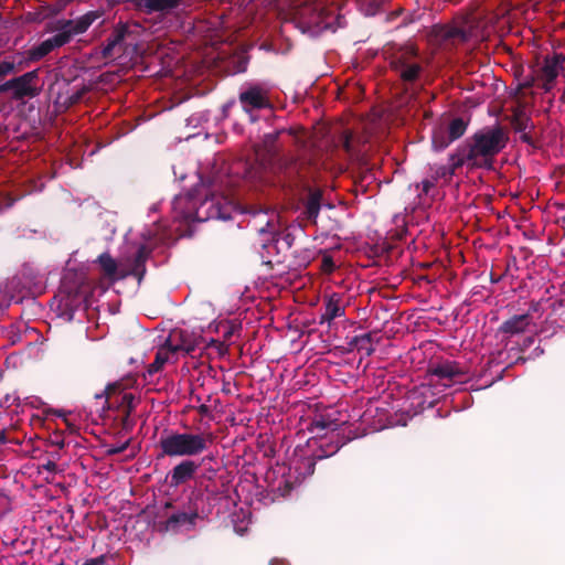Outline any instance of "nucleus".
Here are the masks:
<instances>
[{
	"label": "nucleus",
	"mask_w": 565,
	"mask_h": 565,
	"mask_svg": "<svg viewBox=\"0 0 565 565\" xmlns=\"http://www.w3.org/2000/svg\"><path fill=\"white\" fill-rule=\"evenodd\" d=\"M213 443L210 433H178L171 431L161 436L158 447L161 457H196L206 451Z\"/></svg>",
	"instance_id": "7ed1b4c3"
},
{
	"label": "nucleus",
	"mask_w": 565,
	"mask_h": 565,
	"mask_svg": "<svg viewBox=\"0 0 565 565\" xmlns=\"http://www.w3.org/2000/svg\"><path fill=\"white\" fill-rule=\"evenodd\" d=\"M174 505L171 501L162 507L163 521L156 523L157 531L160 533H179L180 531H193L195 522L199 519L198 505L189 503L188 509L177 510L168 514V510H173Z\"/></svg>",
	"instance_id": "423d86ee"
},
{
	"label": "nucleus",
	"mask_w": 565,
	"mask_h": 565,
	"mask_svg": "<svg viewBox=\"0 0 565 565\" xmlns=\"http://www.w3.org/2000/svg\"><path fill=\"white\" fill-rule=\"evenodd\" d=\"M467 127H468V124L463 119L456 118L450 121V125H448V128L445 129V131H447L448 136H452V137L459 139L465 135Z\"/></svg>",
	"instance_id": "473e14b6"
},
{
	"label": "nucleus",
	"mask_w": 565,
	"mask_h": 565,
	"mask_svg": "<svg viewBox=\"0 0 565 565\" xmlns=\"http://www.w3.org/2000/svg\"><path fill=\"white\" fill-rule=\"evenodd\" d=\"M194 209V220L198 222H205L209 220H223L227 221L231 218V204L225 198L218 196L214 193L205 194L204 200L195 205L192 203Z\"/></svg>",
	"instance_id": "0eeeda50"
},
{
	"label": "nucleus",
	"mask_w": 565,
	"mask_h": 565,
	"mask_svg": "<svg viewBox=\"0 0 565 565\" xmlns=\"http://www.w3.org/2000/svg\"><path fill=\"white\" fill-rule=\"evenodd\" d=\"M55 50L56 49L51 46L50 44L41 42L39 45H35L34 47L28 51V60L32 62L39 61Z\"/></svg>",
	"instance_id": "2f4dec72"
},
{
	"label": "nucleus",
	"mask_w": 565,
	"mask_h": 565,
	"mask_svg": "<svg viewBox=\"0 0 565 565\" xmlns=\"http://www.w3.org/2000/svg\"><path fill=\"white\" fill-rule=\"evenodd\" d=\"M520 134H521V136H520V140H521V142H523V143H527V145H530V146L534 147V140H533V138L530 136V134H527L526 131H524V132H520Z\"/></svg>",
	"instance_id": "c03bdc74"
},
{
	"label": "nucleus",
	"mask_w": 565,
	"mask_h": 565,
	"mask_svg": "<svg viewBox=\"0 0 565 565\" xmlns=\"http://www.w3.org/2000/svg\"><path fill=\"white\" fill-rule=\"evenodd\" d=\"M6 443V434L4 430H0V445Z\"/></svg>",
	"instance_id": "3c124183"
},
{
	"label": "nucleus",
	"mask_w": 565,
	"mask_h": 565,
	"mask_svg": "<svg viewBox=\"0 0 565 565\" xmlns=\"http://www.w3.org/2000/svg\"><path fill=\"white\" fill-rule=\"evenodd\" d=\"M326 206L331 209L332 205L323 202V190L315 186H307V194L303 198V216L309 222L316 223L317 217L319 216L320 209Z\"/></svg>",
	"instance_id": "2eb2a0df"
},
{
	"label": "nucleus",
	"mask_w": 565,
	"mask_h": 565,
	"mask_svg": "<svg viewBox=\"0 0 565 565\" xmlns=\"http://www.w3.org/2000/svg\"><path fill=\"white\" fill-rule=\"evenodd\" d=\"M428 38L433 44L437 46L452 45L456 43H465L469 39V34L465 29L452 24H435L428 32Z\"/></svg>",
	"instance_id": "9b49d317"
},
{
	"label": "nucleus",
	"mask_w": 565,
	"mask_h": 565,
	"mask_svg": "<svg viewBox=\"0 0 565 565\" xmlns=\"http://www.w3.org/2000/svg\"><path fill=\"white\" fill-rule=\"evenodd\" d=\"M43 469L51 473H55L57 471V465L55 461L49 460L43 465Z\"/></svg>",
	"instance_id": "37998d69"
},
{
	"label": "nucleus",
	"mask_w": 565,
	"mask_h": 565,
	"mask_svg": "<svg viewBox=\"0 0 565 565\" xmlns=\"http://www.w3.org/2000/svg\"><path fill=\"white\" fill-rule=\"evenodd\" d=\"M225 331H223V341L231 340V337L234 335V333L238 330L237 326L234 324H226Z\"/></svg>",
	"instance_id": "4c0bfd02"
},
{
	"label": "nucleus",
	"mask_w": 565,
	"mask_h": 565,
	"mask_svg": "<svg viewBox=\"0 0 565 565\" xmlns=\"http://www.w3.org/2000/svg\"><path fill=\"white\" fill-rule=\"evenodd\" d=\"M129 34V28L126 24L119 23L114 28L111 34L106 39L104 49H102V57L110 58L114 55V50L125 41Z\"/></svg>",
	"instance_id": "4be33fe9"
},
{
	"label": "nucleus",
	"mask_w": 565,
	"mask_h": 565,
	"mask_svg": "<svg viewBox=\"0 0 565 565\" xmlns=\"http://www.w3.org/2000/svg\"><path fill=\"white\" fill-rule=\"evenodd\" d=\"M53 441L52 444L57 447V449H64L65 441L64 438L60 434H55L52 436Z\"/></svg>",
	"instance_id": "a19ab883"
},
{
	"label": "nucleus",
	"mask_w": 565,
	"mask_h": 565,
	"mask_svg": "<svg viewBox=\"0 0 565 565\" xmlns=\"http://www.w3.org/2000/svg\"><path fill=\"white\" fill-rule=\"evenodd\" d=\"M565 62L563 54H553L551 57H545L544 65L541 67V76L544 79L542 88L548 92L557 78L558 72L562 70V64Z\"/></svg>",
	"instance_id": "a211bd4d"
},
{
	"label": "nucleus",
	"mask_w": 565,
	"mask_h": 565,
	"mask_svg": "<svg viewBox=\"0 0 565 565\" xmlns=\"http://www.w3.org/2000/svg\"><path fill=\"white\" fill-rule=\"evenodd\" d=\"M335 269L334 260L331 258V256H323L322 258V270L323 273H333Z\"/></svg>",
	"instance_id": "e433bc0d"
},
{
	"label": "nucleus",
	"mask_w": 565,
	"mask_h": 565,
	"mask_svg": "<svg viewBox=\"0 0 565 565\" xmlns=\"http://www.w3.org/2000/svg\"><path fill=\"white\" fill-rule=\"evenodd\" d=\"M344 308L341 305V299L338 294H332L326 300V311L320 316V324L326 322L330 323L335 318L343 317Z\"/></svg>",
	"instance_id": "b1692460"
},
{
	"label": "nucleus",
	"mask_w": 565,
	"mask_h": 565,
	"mask_svg": "<svg viewBox=\"0 0 565 565\" xmlns=\"http://www.w3.org/2000/svg\"><path fill=\"white\" fill-rule=\"evenodd\" d=\"M83 94H85V88L77 89L71 96H68V104L76 105L81 102Z\"/></svg>",
	"instance_id": "58836bf2"
},
{
	"label": "nucleus",
	"mask_w": 565,
	"mask_h": 565,
	"mask_svg": "<svg viewBox=\"0 0 565 565\" xmlns=\"http://www.w3.org/2000/svg\"><path fill=\"white\" fill-rule=\"evenodd\" d=\"M61 2H63V7L73 2L74 0H60Z\"/></svg>",
	"instance_id": "864d4df0"
},
{
	"label": "nucleus",
	"mask_w": 565,
	"mask_h": 565,
	"mask_svg": "<svg viewBox=\"0 0 565 565\" xmlns=\"http://www.w3.org/2000/svg\"><path fill=\"white\" fill-rule=\"evenodd\" d=\"M258 232H260L262 235L268 236V238H263L260 242V246L263 248H267V242L273 239V234L270 232H266V230H264L263 227L259 228Z\"/></svg>",
	"instance_id": "79ce46f5"
},
{
	"label": "nucleus",
	"mask_w": 565,
	"mask_h": 565,
	"mask_svg": "<svg viewBox=\"0 0 565 565\" xmlns=\"http://www.w3.org/2000/svg\"><path fill=\"white\" fill-rule=\"evenodd\" d=\"M128 447H129V441H126L121 445H111L108 448H106L105 454L108 457H113L117 454L124 452Z\"/></svg>",
	"instance_id": "f704fd0d"
},
{
	"label": "nucleus",
	"mask_w": 565,
	"mask_h": 565,
	"mask_svg": "<svg viewBox=\"0 0 565 565\" xmlns=\"http://www.w3.org/2000/svg\"><path fill=\"white\" fill-rule=\"evenodd\" d=\"M342 145H343V149H345V151L351 152V136L350 135L345 134V136H343Z\"/></svg>",
	"instance_id": "de8ad7c7"
},
{
	"label": "nucleus",
	"mask_w": 565,
	"mask_h": 565,
	"mask_svg": "<svg viewBox=\"0 0 565 565\" xmlns=\"http://www.w3.org/2000/svg\"><path fill=\"white\" fill-rule=\"evenodd\" d=\"M150 250L146 245L138 246L136 256H134L132 264L128 273L119 275V278H125L128 275L134 276L138 282L145 278L146 275V260L149 258Z\"/></svg>",
	"instance_id": "412c9836"
},
{
	"label": "nucleus",
	"mask_w": 565,
	"mask_h": 565,
	"mask_svg": "<svg viewBox=\"0 0 565 565\" xmlns=\"http://www.w3.org/2000/svg\"><path fill=\"white\" fill-rule=\"evenodd\" d=\"M540 308H541V303L532 302V303H530L529 310L524 313H530V317H533L534 313L539 312Z\"/></svg>",
	"instance_id": "49530a36"
},
{
	"label": "nucleus",
	"mask_w": 565,
	"mask_h": 565,
	"mask_svg": "<svg viewBox=\"0 0 565 565\" xmlns=\"http://www.w3.org/2000/svg\"><path fill=\"white\" fill-rule=\"evenodd\" d=\"M420 186H423V193L428 194L429 190L434 186V182L430 180H423V183H420Z\"/></svg>",
	"instance_id": "a18cd8bd"
},
{
	"label": "nucleus",
	"mask_w": 565,
	"mask_h": 565,
	"mask_svg": "<svg viewBox=\"0 0 565 565\" xmlns=\"http://www.w3.org/2000/svg\"><path fill=\"white\" fill-rule=\"evenodd\" d=\"M458 139L446 135L445 128H435L431 134V148L435 152H441Z\"/></svg>",
	"instance_id": "a878e982"
},
{
	"label": "nucleus",
	"mask_w": 565,
	"mask_h": 565,
	"mask_svg": "<svg viewBox=\"0 0 565 565\" xmlns=\"http://www.w3.org/2000/svg\"><path fill=\"white\" fill-rule=\"evenodd\" d=\"M98 14L94 11H89L86 14L77 19H61L55 22V35L46 39L43 43H46L55 49H60L68 44L72 39L76 35L84 34L97 20Z\"/></svg>",
	"instance_id": "20e7f679"
},
{
	"label": "nucleus",
	"mask_w": 565,
	"mask_h": 565,
	"mask_svg": "<svg viewBox=\"0 0 565 565\" xmlns=\"http://www.w3.org/2000/svg\"><path fill=\"white\" fill-rule=\"evenodd\" d=\"M13 70H15V65L8 61L0 62V82L3 81V78L13 73Z\"/></svg>",
	"instance_id": "c9c22d12"
},
{
	"label": "nucleus",
	"mask_w": 565,
	"mask_h": 565,
	"mask_svg": "<svg viewBox=\"0 0 565 565\" xmlns=\"http://www.w3.org/2000/svg\"><path fill=\"white\" fill-rule=\"evenodd\" d=\"M182 2L183 0H136V6L145 10L146 13L152 14L175 9Z\"/></svg>",
	"instance_id": "5701e85b"
},
{
	"label": "nucleus",
	"mask_w": 565,
	"mask_h": 565,
	"mask_svg": "<svg viewBox=\"0 0 565 565\" xmlns=\"http://www.w3.org/2000/svg\"><path fill=\"white\" fill-rule=\"evenodd\" d=\"M448 161H450L448 166H440L437 168L436 177L451 178L452 175L456 174L457 169L461 168L465 164L469 167V160L460 158L456 154H450V157H448Z\"/></svg>",
	"instance_id": "393cba45"
},
{
	"label": "nucleus",
	"mask_w": 565,
	"mask_h": 565,
	"mask_svg": "<svg viewBox=\"0 0 565 565\" xmlns=\"http://www.w3.org/2000/svg\"><path fill=\"white\" fill-rule=\"evenodd\" d=\"M284 135L289 136L296 149H305L307 147V139H305L303 129L301 127L281 128L271 134H266L265 137H263L262 147L267 158H269V164H246V180L250 182L262 181L266 178L267 170H269L271 174L277 177L278 183L282 186H290L295 183L299 174V164L294 157L280 156L279 148L276 146L279 138Z\"/></svg>",
	"instance_id": "f257e3e1"
},
{
	"label": "nucleus",
	"mask_w": 565,
	"mask_h": 565,
	"mask_svg": "<svg viewBox=\"0 0 565 565\" xmlns=\"http://www.w3.org/2000/svg\"><path fill=\"white\" fill-rule=\"evenodd\" d=\"M337 428V423L323 415H318L311 420L309 426V431L311 434H316L319 436L321 433L326 430L334 431Z\"/></svg>",
	"instance_id": "bb28decb"
},
{
	"label": "nucleus",
	"mask_w": 565,
	"mask_h": 565,
	"mask_svg": "<svg viewBox=\"0 0 565 565\" xmlns=\"http://www.w3.org/2000/svg\"><path fill=\"white\" fill-rule=\"evenodd\" d=\"M349 438L335 434L329 439H320L318 449L315 450L311 460H307L306 465L309 466V473L315 470L316 460H321L334 456L341 447L347 445Z\"/></svg>",
	"instance_id": "4468645a"
},
{
	"label": "nucleus",
	"mask_w": 565,
	"mask_h": 565,
	"mask_svg": "<svg viewBox=\"0 0 565 565\" xmlns=\"http://www.w3.org/2000/svg\"><path fill=\"white\" fill-rule=\"evenodd\" d=\"M137 398L134 394H124L121 395V406L120 408L113 409L119 413L120 426L121 430L130 431L134 428L135 422L130 418L131 414L137 407Z\"/></svg>",
	"instance_id": "aec40b11"
},
{
	"label": "nucleus",
	"mask_w": 565,
	"mask_h": 565,
	"mask_svg": "<svg viewBox=\"0 0 565 565\" xmlns=\"http://www.w3.org/2000/svg\"><path fill=\"white\" fill-rule=\"evenodd\" d=\"M428 374L439 380L454 381L463 377L466 372L458 362L445 360L443 362H431L428 365Z\"/></svg>",
	"instance_id": "dca6fc26"
},
{
	"label": "nucleus",
	"mask_w": 565,
	"mask_h": 565,
	"mask_svg": "<svg viewBox=\"0 0 565 565\" xmlns=\"http://www.w3.org/2000/svg\"><path fill=\"white\" fill-rule=\"evenodd\" d=\"M238 103L242 105L243 111L249 114L250 121L255 122L256 116L254 111L271 108L268 89L262 84H249L238 93Z\"/></svg>",
	"instance_id": "6e6552de"
},
{
	"label": "nucleus",
	"mask_w": 565,
	"mask_h": 565,
	"mask_svg": "<svg viewBox=\"0 0 565 565\" xmlns=\"http://www.w3.org/2000/svg\"><path fill=\"white\" fill-rule=\"evenodd\" d=\"M125 394L129 393L125 392V386H122V383L114 382L106 385L102 393L95 395V398H105L104 411H115L117 408H120V406L122 405L121 396Z\"/></svg>",
	"instance_id": "6ab92c4d"
},
{
	"label": "nucleus",
	"mask_w": 565,
	"mask_h": 565,
	"mask_svg": "<svg viewBox=\"0 0 565 565\" xmlns=\"http://www.w3.org/2000/svg\"><path fill=\"white\" fill-rule=\"evenodd\" d=\"M170 351H166L164 348H160V350L156 353V360L148 365V370H146V375L152 376L162 370V366L169 361Z\"/></svg>",
	"instance_id": "c756f323"
},
{
	"label": "nucleus",
	"mask_w": 565,
	"mask_h": 565,
	"mask_svg": "<svg viewBox=\"0 0 565 565\" xmlns=\"http://www.w3.org/2000/svg\"><path fill=\"white\" fill-rule=\"evenodd\" d=\"M226 341H218L216 339L210 340L209 343H206V347L209 348H215L217 351V354L221 356H224L227 354V344H225Z\"/></svg>",
	"instance_id": "72a5a7b5"
},
{
	"label": "nucleus",
	"mask_w": 565,
	"mask_h": 565,
	"mask_svg": "<svg viewBox=\"0 0 565 565\" xmlns=\"http://www.w3.org/2000/svg\"><path fill=\"white\" fill-rule=\"evenodd\" d=\"M98 14L94 11H89L86 14L77 19H61L55 22V35L46 39L43 43H46L55 49H60L68 44L72 39L76 35L84 34L97 20Z\"/></svg>",
	"instance_id": "39448f33"
},
{
	"label": "nucleus",
	"mask_w": 565,
	"mask_h": 565,
	"mask_svg": "<svg viewBox=\"0 0 565 565\" xmlns=\"http://www.w3.org/2000/svg\"><path fill=\"white\" fill-rule=\"evenodd\" d=\"M508 142L509 135L505 129L501 125H494L472 134L451 154L469 161V169L492 170L494 158Z\"/></svg>",
	"instance_id": "f03ea898"
},
{
	"label": "nucleus",
	"mask_w": 565,
	"mask_h": 565,
	"mask_svg": "<svg viewBox=\"0 0 565 565\" xmlns=\"http://www.w3.org/2000/svg\"><path fill=\"white\" fill-rule=\"evenodd\" d=\"M532 323L533 317H531L530 313L512 316L500 324L499 333L508 338L524 334Z\"/></svg>",
	"instance_id": "f3484780"
},
{
	"label": "nucleus",
	"mask_w": 565,
	"mask_h": 565,
	"mask_svg": "<svg viewBox=\"0 0 565 565\" xmlns=\"http://www.w3.org/2000/svg\"><path fill=\"white\" fill-rule=\"evenodd\" d=\"M6 89L0 86V94L4 93Z\"/></svg>",
	"instance_id": "6e6d98bb"
},
{
	"label": "nucleus",
	"mask_w": 565,
	"mask_h": 565,
	"mask_svg": "<svg viewBox=\"0 0 565 565\" xmlns=\"http://www.w3.org/2000/svg\"><path fill=\"white\" fill-rule=\"evenodd\" d=\"M97 264H99L106 278H120L117 276V263L108 253L99 255V257H97Z\"/></svg>",
	"instance_id": "cd10ccee"
},
{
	"label": "nucleus",
	"mask_w": 565,
	"mask_h": 565,
	"mask_svg": "<svg viewBox=\"0 0 565 565\" xmlns=\"http://www.w3.org/2000/svg\"><path fill=\"white\" fill-rule=\"evenodd\" d=\"M282 239H285L287 246H289V247L291 246L292 237L290 234L287 233L285 236H282Z\"/></svg>",
	"instance_id": "8fccbe9b"
},
{
	"label": "nucleus",
	"mask_w": 565,
	"mask_h": 565,
	"mask_svg": "<svg viewBox=\"0 0 565 565\" xmlns=\"http://www.w3.org/2000/svg\"><path fill=\"white\" fill-rule=\"evenodd\" d=\"M82 565H106V556L102 555L95 558H88Z\"/></svg>",
	"instance_id": "ea45409f"
},
{
	"label": "nucleus",
	"mask_w": 565,
	"mask_h": 565,
	"mask_svg": "<svg viewBox=\"0 0 565 565\" xmlns=\"http://www.w3.org/2000/svg\"><path fill=\"white\" fill-rule=\"evenodd\" d=\"M350 345L358 349L360 352H364L365 355L371 356L375 349L372 347L371 333H364L352 338Z\"/></svg>",
	"instance_id": "c85d7f7f"
},
{
	"label": "nucleus",
	"mask_w": 565,
	"mask_h": 565,
	"mask_svg": "<svg viewBox=\"0 0 565 565\" xmlns=\"http://www.w3.org/2000/svg\"><path fill=\"white\" fill-rule=\"evenodd\" d=\"M38 78V71L26 72L18 77H14L7 83L0 85L4 90H13L17 99H23L24 97H34L38 94V89L32 86V82Z\"/></svg>",
	"instance_id": "ddd939ff"
},
{
	"label": "nucleus",
	"mask_w": 565,
	"mask_h": 565,
	"mask_svg": "<svg viewBox=\"0 0 565 565\" xmlns=\"http://www.w3.org/2000/svg\"><path fill=\"white\" fill-rule=\"evenodd\" d=\"M512 127L516 132H524L529 129H533V121H531L530 117L525 115L524 111H518L513 114L512 117Z\"/></svg>",
	"instance_id": "7c9ffc66"
},
{
	"label": "nucleus",
	"mask_w": 565,
	"mask_h": 565,
	"mask_svg": "<svg viewBox=\"0 0 565 565\" xmlns=\"http://www.w3.org/2000/svg\"><path fill=\"white\" fill-rule=\"evenodd\" d=\"M201 342L202 337L195 332L188 329L174 328L170 331L169 337L166 339L164 345H162L161 349L172 353L184 352L186 354H191Z\"/></svg>",
	"instance_id": "1a4fd4ad"
},
{
	"label": "nucleus",
	"mask_w": 565,
	"mask_h": 565,
	"mask_svg": "<svg viewBox=\"0 0 565 565\" xmlns=\"http://www.w3.org/2000/svg\"><path fill=\"white\" fill-rule=\"evenodd\" d=\"M60 565H62V564H60Z\"/></svg>",
	"instance_id": "4d7b16f0"
},
{
	"label": "nucleus",
	"mask_w": 565,
	"mask_h": 565,
	"mask_svg": "<svg viewBox=\"0 0 565 565\" xmlns=\"http://www.w3.org/2000/svg\"><path fill=\"white\" fill-rule=\"evenodd\" d=\"M215 476V469L214 468H206V471L204 473V478L211 480Z\"/></svg>",
	"instance_id": "09e8293b"
},
{
	"label": "nucleus",
	"mask_w": 565,
	"mask_h": 565,
	"mask_svg": "<svg viewBox=\"0 0 565 565\" xmlns=\"http://www.w3.org/2000/svg\"><path fill=\"white\" fill-rule=\"evenodd\" d=\"M416 56V50L411 49L405 54H402L399 57H395L392 60L391 67L395 71L396 75H398L399 79L404 83V85L414 84L420 76L422 66L418 62L411 61V57Z\"/></svg>",
	"instance_id": "f8f14e48"
},
{
	"label": "nucleus",
	"mask_w": 565,
	"mask_h": 565,
	"mask_svg": "<svg viewBox=\"0 0 565 565\" xmlns=\"http://www.w3.org/2000/svg\"><path fill=\"white\" fill-rule=\"evenodd\" d=\"M533 343V338L529 337L524 340V345H531Z\"/></svg>",
	"instance_id": "603ef678"
},
{
	"label": "nucleus",
	"mask_w": 565,
	"mask_h": 565,
	"mask_svg": "<svg viewBox=\"0 0 565 565\" xmlns=\"http://www.w3.org/2000/svg\"><path fill=\"white\" fill-rule=\"evenodd\" d=\"M209 460H214L213 455L204 456L200 461L192 459H182L180 462L174 465L172 470L169 472V486L178 488L194 479L198 470L205 466Z\"/></svg>",
	"instance_id": "9d476101"
},
{
	"label": "nucleus",
	"mask_w": 565,
	"mask_h": 565,
	"mask_svg": "<svg viewBox=\"0 0 565 565\" xmlns=\"http://www.w3.org/2000/svg\"><path fill=\"white\" fill-rule=\"evenodd\" d=\"M199 409H201V413H205L207 411V407L205 405H202L201 407H199Z\"/></svg>",
	"instance_id": "5fc2aeb1"
}]
</instances>
